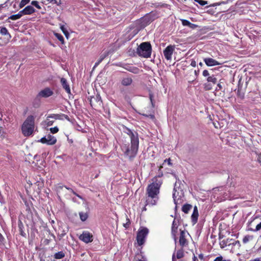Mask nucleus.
I'll return each mask as SVG.
<instances>
[{"instance_id": "nucleus-1", "label": "nucleus", "mask_w": 261, "mask_h": 261, "mask_svg": "<svg viewBox=\"0 0 261 261\" xmlns=\"http://www.w3.org/2000/svg\"><path fill=\"white\" fill-rule=\"evenodd\" d=\"M35 128V118L33 115L29 116L23 123L21 126L22 134L25 136L32 135Z\"/></svg>"}, {"instance_id": "nucleus-2", "label": "nucleus", "mask_w": 261, "mask_h": 261, "mask_svg": "<svg viewBox=\"0 0 261 261\" xmlns=\"http://www.w3.org/2000/svg\"><path fill=\"white\" fill-rule=\"evenodd\" d=\"M151 51V45L149 42L141 43L137 48V54L139 56L145 58H148L150 57Z\"/></svg>"}, {"instance_id": "nucleus-3", "label": "nucleus", "mask_w": 261, "mask_h": 261, "mask_svg": "<svg viewBox=\"0 0 261 261\" xmlns=\"http://www.w3.org/2000/svg\"><path fill=\"white\" fill-rule=\"evenodd\" d=\"M124 132L129 136L130 142H132L133 151H136L137 145L139 143L138 133L136 132H133L131 129L126 127Z\"/></svg>"}, {"instance_id": "nucleus-4", "label": "nucleus", "mask_w": 261, "mask_h": 261, "mask_svg": "<svg viewBox=\"0 0 261 261\" xmlns=\"http://www.w3.org/2000/svg\"><path fill=\"white\" fill-rule=\"evenodd\" d=\"M184 194L182 190L176 188H174V192L173 193V198L174 204H175V209L177 208L178 205L181 204L184 201L183 198Z\"/></svg>"}, {"instance_id": "nucleus-5", "label": "nucleus", "mask_w": 261, "mask_h": 261, "mask_svg": "<svg viewBox=\"0 0 261 261\" xmlns=\"http://www.w3.org/2000/svg\"><path fill=\"white\" fill-rule=\"evenodd\" d=\"M54 94V92L53 90H51L49 88L46 87L44 88V89L41 90L38 94L37 95L36 97V100H38L39 102L37 103V105L36 106L35 104V106L36 107H39L40 105V98L41 97L43 98H47L51 96H52Z\"/></svg>"}, {"instance_id": "nucleus-6", "label": "nucleus", "mask_w": 261, "mask_h": 261, "mask_svg": "<svg viewBox=\"0 0 261 261\" xmlns=\"http://www.w3.org/2000/svg\"><path fill=\"white\" fill-rule=\"evenodd\" d=\"M189 236V233L185 230H180V234L179 241H177L179 245L182 248L187 247L189 244V241L187 237Z\"/></svg>"}, {"instance_id": "nucleus-7", "label": "nucleus", "mask_w": 261, "mask_h": 261, "mask_svg": "<svg viewBox=\"0 0 261 261\" xmlns=\"http://www.w3.org/2000/svg\"><path fill=\"white\" fill-rule=\"evenodd\" d=\"M66 119L70 121L73 125H77V129L80 130L82 129L81 124L83 123L82 118L79 115H64Z\"/></svg>"}, {"instance_id": "nucleus-8", "label": "nucleus", "mask_w": 261, "mask_h": 261, "mask_svg": "<svg viewBox=\"0 0 261 261\" xmlns=\"http://www.w3.org/2000/svg\"><path fill=\"white\" fill-rule=\"evenodd\" d=\"M148 232V229L146 227L140 228L138 230L137 236V240L139 245L141 246L144 243L145 238Z\"/></svg>"}, {"instance_id": "nucleus-9", "label": "nucleus", "mask_w": 261, "mask_h": 261, "mask_svg": "<svg viewBox=\"0 0 261 261\" xmlns=\"http://www.w3.org/2000/svg\"><path fill=\"white\" fill-rule=\"evenodd\" d=\"M138 147L139 144L137 145L136 151H133L132 142H131V146L130 147L128 145L125 144L122 146V150L124 151L125 155L128 156L129 158L132 160L136 155L138 152Z\"/></svg>"}, {"instance_id": "nucleus-10", "label": "nucleus", "mask_w": 261, "mask_h": 261, "mask_svg": "<svg viewBox=\"0 0 261 261\" xmlns=\"http://www.w3.org/2000/svg\"><path fill=\"white\" fill-rule=\"evenodd\" d=\"M206 81L207 82L203 85L204 89L206 91L212 90L213 87L217 83V79L214 74L208 76Z\"/></svg>"}, {"instance_id": "nucleus-11", "label": "nucleus", "mask_w": 261, "mask_h": 261, "mask_svg": "<svg viewBox=\"0 0 261 261\" xmlns=\"http://www.w3.org/2000/svg\"><path fill=\"white\" fill-rule=\"evenodd\" d=\"M90 103L91 106L95 110L100 107L102 100L100 95L97 93L95 95L91 96Z\"/></svg>"}, {"instance_id": "nucleus-12", "label": "nucleus", "mask_w": 261, "mask_h": 261, "mask_svg": "<svg viewBox=\"0 0 261 261\" xmlns=\"http://www.w3.org/2000/svg\"><path fill=\"white\" fill-rule=\"evenodd\" d=\"M159 199V196L149 193H146V205L151 206L156 204Z\"/></svg>"}, {"instance_id": "nucleus-13", "label": "nucleus", "mask_w": 261, "mask_h": 261, "mask_svg": "<svg viewBox=\"0 0 261 261\" xmlns=\"http://www.w3.org/2000/svg\"><path fill=\"white\" fill-rule=\"evenodd\" d=\"M179 222L178 220H176L174 219L172 222V227H171V236L174 239L175 246H177V238L176 236V234L177 232V228L179 225Z\"/></svg>"}, {"instance_id": "nucleus-14", "label": "nucleus", "mask_w": 261, "mask_h": 261, "mask_svg": "<svg viewBox=\"0 0 261 261\" xmlns=\"http://www.w3.org/2000/svg\"><path fill=\"white\" fill-rule=\"evenodd\" d=\"M154 19L153 16L150 13H148L141 17L139 21L141 24V27H145L152 22Z\"/></svg>"}, {"instance_id": "nucleus-15", "label": "nucleus", "mask_w": 261, "mask_h": 261, "mask_svg": "<svg viewBox=\"0 0 261 261\" xmlns=\"http://www.w3.org/2000/svg\"><path fill=\"white\" fill-rule=\"evenodd\" d=\"M40 142L44 144H47V145H51L55 144L56 143L57 139L54 136L51 135L50 134H48L42 138L40 139Z\"/></svg>"}, {"instance_id": "nucleus-16", "label": "nucleus", "mask_w": 261, "mask_h": 261, "mask_svg": "<svg viewBox=\"0 0 261 261\" xmlns=\"http://www.w3.org/2000/svg\"><path fill=\"white\" fill-rule=\"evenodd\" d=\"M80 240L85 243L92 242L93 240V235L88 231H85L79 237Z\"/></svg>"}, {"instance_id": "nucleus-17", "label": "nucleus", "mask_w": 261, "mask_h": 261, "mask_svg": "<svg viewBox=\"0 0 261 261\" xmlns=\"http://www.w3.org/2000/svg\"><path fill=\"white\" fill-rule=\"evenodd\" d=\"M175 49V46L170 45L167 46L163 51L165 58L167 60H170L172 59V56Z\"/></svg>"}, {"instance_id": "nucleus-18", "label": "nucleus", "mask_w": 261, "mask_h": 261, "mask_svg": "<svg viewBox=\"0 0 261 261\" xmlns=\"http://www.w3.org/2000/svg\"><path fill=\"white\" fill-rule=\"evenodd\" d=\"M160 189L155 187L154 185L149 184L146 188V193L159 196Z\"/></svg>"}, {"instance_id": "nucleus-19", "label": "nucleus", "mask_w": 261, "mask_h": 261, "mask_svg": "<svg viewBox=\"0 0 261 261\" xmlns=\"http://www.w3.org/2000/svg\"><path fill=\"white\" fill-rule=\"evenodd\" d=\"M234 240L231 239H226V240H223L220 242V246L221 248H224L227 246H230V245H234Z\"/></svg>"}, {"instance_id": "nucleus-20", "label": "nucleus", "mask_w": 261, "mask_h": 261, "mask_svg": "<svg viewBox=\"0 0 261 261\" xmlns=\"http://www.w3.org/2000/svg\"><path fill=\"white\" fill-rule=\"evenodd\" d=\"M35 12V9L32 6H28L25 7L22 10L20 11L22 15H31Z\"/></svg>"}, {"instance_id": "nucleus-21", "label": "nucleus", "mask_w": 261, "mask_h": 261, "mask_svg": "<svg viewBox=\"0 0 261 261\" xmlns=\"http://www.w3.org/2000/svg\"><path fill=\"white\" fill-rule=\"evenodd\" d=\"M204 62L205 64L208 66H213L216 65H219L221 64L217 61L213 59V58H207L204 59Z\"/></svg>"}, {"instance_id": "nucleus-22", "label": "nucleus", "mask_w": 261, "mask_h": 261, "mask_svg": "<svg viewBox=\"0 0 261 261\" xmlns=\"http://www.w3.org/2000/svg\"><path fill=\"white\" fill-rule=\"evenodd\" d=\"M60 81H61V83L62 86V87L64 88V89L65 90V91L68 94H71V90H70V86H69L68 83H67V80L65 78L62 77Z\"/></svg>"}, {"instance_id": "nucleus-23", "label": "nucleus", "mask_w": 261, "mask_h": 261, "mask_svg": "<svg viewBox=\"0 0 261 261\" xmlns=\"http://www.w3.org/2000/svg\"><path fill=\"white\" fill-rule=\"evenodd\" d=\"M199 216L198 211L197 207L195 206L194 207L193 212L191 216L192 221L194 224L197 222L198 218Z\"/></svg>"}, {"instance_id": "nucleus-24", "label": "nucleus", "mask_w": 261, "mask_h": 261, "mask_svg": "<svg viewBox=\"0 0 261 261\" xmlns=\"http://www.w3.org/2000/svg\"><path fill=\"white\" fill-rule=\"evenodd\" d=\"M184 255L183 248H181L180 249L178 250L176 252V257L177 259H180L183 257ZM172 261H175L176 258L175 255V253H174L172 255Z\"/></svg>"}, {"instance_id": "nucleus-25", "label": "nucleus", "mask_w": 261, "mask_h": 261, "mask_svg": "<svg viewBox=\"0 0 261 261\" xmlns=\"http://www.w3.org/2000/svg\"><path fill=\"white\" fill-rule=\"evenodd\" d=\"M152 182L150 184L151 185H154L155 187L160 189L163 183V181L161 178L155 176L152 179Z\"/></svg>"}, {"instance_id": "nucleus-26", "label": "nucleus", "mask_w": 261, "mask_h": 261, "mask_svg": "<svg viewBox=\"0 0 261 261\" xmlns=\"http://www.w3.org/2000/svg\"><path fill=\"white\" fill-rule=\"evenodd\" d=\"M132 79L129 77H124L121 81V84L124 86H128L132 84Z\"/></svg>"}, {"instance_id": "nucleus-27", "label": "nucleus", "mask_w": 261, "mask_h": 261, "mask_svg": "<svg viewBox=\"0 0 261 261\" xmlns=\"http://www.w3.org/2000/svg\"><path fill=\"white\" fill-rule=\"evenodd\" d=\"M192 206L189 204H184L182 207V211L186 214L188 213L189 211L192 208Z\"/></svg>"}, {"instance_id": "nucleus-28", "label": "nucleus", "mask_w": 261, "mask_h": 261, "mask_svg": "<svg viewBox=\"0 0 261 261\" xmlns=\"http://www.w3.org/2000/svg\"><path fill=\"white\" fill-rule=\"evenodd\" d=\"M241 79H240L239 81V84H238V88L237 90V94L238 96L241 98L244 97V93H241V88L242 86H241Z\"/></svg>"}, {"instance_id": "nucleus-29", "label": "nucleus", "mask_w": 261, "mask_h": 261, "mask_svg": "<svg viewBox=\"0 0 261 261\" xmlns=\"http://www.w3.org/2000/svg\"><path fill=\"white\" fill-rule=\"evenodd\" d=\"M22 16V13H20V11H19L18 12V13H17L16 14H14V15H11L9 17V19L13 20H15L19 19Z\"/></svg>"}, {"instance_id": "nucleus-30", "label": "nucleus", "mask_w": 261, "mask_h": 261, "mask_svg": "<svg viewBox=\"0 0 261 261\" xmlns=\"http://www.w3.org/2000/svg\"><path fill=\"white\" fill-rule=\"evenodd\" d=\"M65 256V254L63 251H59L56 253L54 255V257L56 259H62Z\"/></svg>"}, {"instance_id": "nucleus-31", "label": "nucleus", "mask_w": 261, "mask_h": 261, "mask_svg": "<svg viewBox=\"0 0 261 261\" xmlns=\"http://www.w3.org/2000/svg\"><path fill=\"white\" fill-rule=\"evenodd\" d=\"M55 117H51V116H50V117H48V118L47 119V120H46V123L47 124V125L49 126V125H51L53 123V122H54V120H50V119H57L59 117V115H55Z\"/></svg>"}, {"instance_id": "nucleus-32", "label": "nucleus", "mask_w": 261, "mask_h": 261, "mask_svg": "<svg viewBox=\"0 0 261 261\" xmlns=\"http://www.w3.org/2000/svg\"><path fill=\"white\" fill-rule=\"evenodd\" d=\"M0 33H1L2 35L7 36L9 37H10V34L8 32L7 29L5 27H0Z\"/></svg>"}, {"instance_id": "nucleus-33", "label": "nucleus", "mask_w": 261, "mask_h": 261, "mask_svg": "<svg viewBox=\"0 0 261 261\" xmlns=\"http://www.w3.org/2000/svg\"><path fill=\"white\" fill-rule=\"evenodd\" d=\"M18 227L19 229L20 234L22 236L24 237L25 236V233L23 230V226L22 224V223L20 221L18 223Z\"/></svg>"}, {"instance_id": "nucleus-34", "label": "nucleus", "mask_w": 261, "mask_h": 261, "mask_svg": "<svg viewBox=\"0 0 261 261\" xmlns=\"http://www.w3.org/2000/svg\"><path fill=\"white\" fill-rule=\"evenodd\" d=\"M80 219L82 221H85L88 218V215L86 213L80 212L79 213Z\"/></svg>"}, {"instance_id": "nucleus-35", "label": "nucleus", "mask_w": 261, "mask_h": 261, "mask_svg": "<svg viewBox=\"0 0 261 261\" xmlns=\"http://www.w3.org/2000/svg\"><path fill=\"white\" fill-rule=\"evenodd\" d=\"M106 56H107L106 55H101L99 59L95 63V65H94L93 68L97 67L103 61V60L106 57Z\"/></svg>"}, {"instance_id": "nucleus-36", "label": "nucleus", "mask_w": 261, "mask_h": 261, "mask_svg": "<svg viewBox=\"0 0 261 261\" xmlns=\"http://www.w3.org/2000/svg\"><path fill=\"white\" fill-rule=\"evenodd\" d=\"M55 36L56 37L58 38V39L62 43V44H64V37H63V36L60 34H58V33H56L55 34Z\"/></svg>"}, {"instance_id": "nucleus-37", "label": "nucleus", "mask_w": 261, "mask_h": 261, "mask_svg": "<svg viewBox=\"0 0 261 261\" xmlns=\"http://www.w3.org/2000/svg\"><path fill=\"white\" fill-rule=\"evenodd\" d=\"M253 237L250 236H246L243 239V242L244 244L248 243L250 240L252 239Z\"/></svg>"}, {"instance_id": "nucleus-38", "label": "nucleus", "mask_w": 261, "mask_h": 261, "mask_svg": "<svg viewBox=\"0 0 261 261\" xmlns=\"http://www.w3.org/2000/svg\"><path fill=\"white\" fill-rule=\"evenodd\" d=\"M30 0H21L19 4V7L20 8H22L25 5L28 4L30 2Z\"/></svg>"}, {"instance_id": "nucleus-39", "label": "nucleus", "mask_w": 261, "mask_h": 261, "mask_svg": "<svg viewBox=\"0 0 261 261\" xmlns=\"http://www.w3.org/2000/svg\"><path fill=\"white\" fill-rule=\"evenodd\" d=\"M9 41V38H4L2 39V37L0 38V45H4L6 44H7Z\"/></svg>"}, {"instance_id": "nucleus-40", "label": "nucleus", "mask_w": 261, "mask_h": 261, "mask_svg": "<svg viewBox=\"0 0 261 261\" xmlns=\"http://www.w3.org/2000/svg\"><path fill=\"white\" fill-rule=\"evenodd\" d=\"M195 2L198 3L201 6H204L208 4L207 1H203V0H194Z\"/></svg>"}, {"instance_id": "nucleus-41", "label": "nucleus", "mask_w": 261, "mask_h": 261, "mask_svg": "<svg viewBox=\"0 0 261 261\" xmlns=\"http://www.w3.org/2000/svg\"><path fill=\"white\" fill-rule=\"evenodd\" d=\"M149 97L151 103V105L153 107H154V102H153V94L152 92L150 91L149 93Z\"/></svg>"}, {"instance_id": "nucleus-42", "label": "nucleus", "mask_w": 261, "mask_h": 261, "mask_svg": "<svg viewBox=\"0 0 261 261\" xmlns=\"http://www.w3.org/2000/svg\"><path fill=\"white\" fill-rule=\"evenodd\" d=\"M126 222H125V223L123 224V226L124 227H125L126 228H127L129 226V225L130 224V221L127 216H126Z\"/></svg>"}, {"instance_id": "nucleus-43", "label": "nucleus", "mask_w": 261, "mask_h": 261, "mask_svg": "<svg viewBox=\"0 0 261 261\" xmlns=\"http://www.w3.org/2000/svg\"><path fill=\"white\" fill-rule=\"evenodd\" d=\"M31 4L33 6H34L35 7H36L38 9H41V7L39 5L38 2L37 1H33L31 2Z\"/></svg>"}, {"instance_id": "nucleus-44", "label": "nucleus", "mask_w": 261, "mask_h": 261, "mask_svg": "<svg viewBox=\"0 0 261 261\" xmlns=\"http://www.w3.org/2000/svg\"><path fill=\"white\" fill-rule=\"evenodd\" d=\"M181 23L184 26H188L189 27L190 24V22L189 20H186V19H182Z\"/></svg>"}, {"instance_id": "nucleus-45", "label": "nucleus", "mask_w": 261, "mask_h": 261, "mask_svg": "<svg viewBox=\"0 0 261 261\" xmlns=\"http://www.w3.org/2000/svg\"><path fill=\"white\" fill-rule=\"evenodd\" d=\"M50 131L53 134L57 133L59 131V128L58 127L55 126L54 127H51L50 128Z\"/></svg>"}, {"instance_id": "nucleus-46", "label": "nucleus", "mask_w": 261, "mask_h": 261, "mask_svg": "<svg viewBox=\"0 0 261 261\" xmlns=\"http://www.w3.org/2000/svg\"><path fill=\"white\" fill-rule=\"evenodd\" d=\"M214 261H230L229 260H226L224 259L222 256L217 257Z\"/></svg>"}, {"instance_id": "nucleus-47", "label": "nucleus", "mask_w": 261, "mask_h": 261, "mask_svg": "<svg viewBox=\"0 0 261 261\" xmlns=\"http://www.w3.org/2000/svg\"><path fill=\"white\" fill-rule=\"evenodd\" d=\"M202 75L203 76H205V77H208L209 76H210V74L209 73V72L207 70H204L202 72Z\"/></svg>"}, {"instance_id": "nucleus-48", "label": "nucleus", "mask_w": 261, "mask_h": 261, "mask_svg": "<svg viewBox=\"0 0 261 261\" xmlns=\"http://www.w3.org/2000/svg\"><path fill=\"white\" fill-rule=\"evenodd\" d=\"M163 168V166H161L160 167V169L159 170V173L158 175L156 176L159 178H161L163 175V172L161 171V168Z\"/></svg>"}, {"instance_id": "nucleus-49", "label": "nucleus", "mask_w": 261, "mask_h": 261, "mask_svg": "<svg viewBox=\"0 0 261 261\" xmlns=\"http://www.w3.org/2000/svg\"><path fill=\"white\" fill-rule=\"evenodd\" d=\"M198 27V25L196 24H194V23H192L191 22H190V24L189 26V27L191 29H196L197 27Z\"/></svg>"}, {"instance_id": "nucleus-50", "label": "nucleus", "mask_w": 261, "mask_h": 261, "mask_svg": "<svg viewBox=\"0 0 261 261\" xmlns=\"http://www.w3.org/2000/svg\"><path fill=\"white\" fill-rule=\"evenodd\" d=\"M168 163V164L169 165V166H171L172 165V164L171 163V160L170 158L169 159H165L164 160V163L163 164V165H164V163Z\"/></svg>"}, {"instance_id": "nucleus-51", "label": "nucleus", "mask_w": 261, "mask_h": 261, "mask_svg": "<svg viewBox=\"0 0 261 261\" xmlns=\"http://www.w3.org/2000/svg\"><path fill=\"white\" fill-rule=\"evenodd\" d=\"M260 229H261V222L256 225V228L254 230L258 231V230H260Z\"/></svg>"}, {"instance_id": "nucleus-52", "label": "nucleus", "mask_w": 261, "mask_h": 261, "mask_svg": "<svg viewBox=\"0 0 261 261\" xmlns=\"http://www.w3.org/2000/svg\"><path fill=\"white\" fill-rule=\"evenodd\" d=\"M70 191L72 192L74 195L79 197L80 198H82L81 196L77 194L76 192H75L72 189H70Z\"/></svg>"}, {"instance_id": "nucleus-53", "label": "nucleus", "mask_w": 261, "mask_h": 261, "mask_svg": "<svg viewBox=\"0 0 261 261\" xmlns=\"http://www.w3.org/2000/svg\"><path fill=\"white\" fill-rule=\"evenodd\" d=\"M61 29H62V31H63V33H64V34H65V35L66 36V37H68V35H69V34H68V33L67 32V31L63 29V27H61Z\"/></svg>"}, {"instance_id": "nucleus-54", "label": "nucleus", "mask_w": 261, "mask_h": 261, "mask_svg": "<svg viewBox=\"0 0 261 261\" xmlns=\"http://www.w3.org/2000/svg\"><path fill=\"white\" fill-rule=\"evenodd\" d=\"M257 161L261 164V154H259L257 155Z\"/></svg>"}, {"instance_id": "nucleus-55", "label": "nucleus", "mask_w": 261, "mask_h": 261, "mask_svg": "<svg viewBox=\"0 0 261 261\" xmlns=\"http://www.w3.org/2000/svg\"><path fill=\"white\" fill-rule=\"evenodd\" d=\"M47 1H48L49 3L51 4H57V5H59V4L57 3V0H47Z\"/></svg>"}, {"instance_id": "nucleus-56", "label": "nucleus", "mask_w": 261, "mask_h": 261, "mask_svg": "<svg viewBox=\"0 0 261 261\" xmlns=\"http://www.w3.org/2000/svg\"><path fill=\"white\" fill-rule=\"evenodd\" d=\"M218 5H219V4H218V3H214V4L210 5L209 6H206L205 8H208V7H215V6H218Z\"/></svg>"}, {"instance_id": "nucleus-57", "label": "nucleus", "mask_w": 261, "mask_h": 261, "mask_svg": "<svg viewBox=\"0 0 261 261\" xmlns=\"http://www.w3.org/2000/svg\"><path fill=\"white\" fill-rule=\"evenodd\" d=\"M35 100H36V98H35V99H34V102H33V106H34V107L37 108L38 107H36V106H35V105H36H36H37V103H38V102H39V101H38V100H36V101H35Z\"/></svg>"}, {"instance_id": "nucleus-58", "label": "nucleus", "mask_w": 261, "mask_h": 261, "mask_svg": "<svg viewBox=\"0 0 261 261\" xmlns=\"http://www.w3.org/2000/svg\"><path fill=\"white\" fill-rule=\"evenodd\" d=\"M224 194H225V197H224L225 199H227V198H229V196H228V194L226 192H225Z\"/></svg>"}, {"instance_id": "nucleus-59", "label": "nucleus", "mask_w": 261, "mask_h": 261, "mask_svg": "<svg viewBox=\"0 0 261 261\" xmlns=\"http://www.w3.org/2000/svg\"><path fill=\"white\" fill-rule=\"evenodd\" d=\"M213 124H214V126H215L216 128H218V125H219V122H217V123H215V122H213Z\"/></svg>"}, {"instance_id": "nucleus-60", "label": "nucleus", "mask_w": 261, "mask_h": 261, "mask_svg": "<svg viewBox=\"0 0 261 261\" xmlns=\"http://www.w3.org/2000/svg\"><path fill=\"white\" fill-rule=\"evenodd\" d=\"M198 256L201 260L203 259V255L202 254H200Z\"/></svg>"}, {"instance_id": "nucleus-61", "label": "nucleus", "mask_w": 261, "mask_h": 261, "mask_svg": "<svg viewBox=\"0 0 261 261\" xmlns=\"http://www.w3.org/2000/svg\"><path fill=\"white\" fill-rule=\"evenodd\" d=\"M250 261H261V258H256L254 259L251 260Z\"/></svg>"}, {"instance_id": "nucleus-62", "label": "nucleus", "mask_w": 261, "mask_h": 261, "mask_svg": "<svg viewBox=\"0 0 261 261\" xmlns=\"http://www.w3.org/2000/svg\"><path fill=\"white\" fill-rule=\"evenodd\" d=\"M3 240H4V238H3V236L0 233V243L3 242Z\"/></svg>"}, {"instance_id": "nucleus-63", "label": "nucleus", "mask_w": 261, "mask_h": 261, "mask_svg": "<svg viewBox=\"0 0 261 261\" xmlns=\"http://www.w3.org/2000/svg\"><path fill=\"white\" fill-rule=\"evenodd\" d=\"M191 65L193 67L196 66V62L195 61H192L191 63Z\"/></svg>"}, {"instance_id": "nucleus-64", "label": "nucleus", "mask_w": 261, "mask_h": 261, "mask_svg": "<svg viewBox=\"0 0 261 261\" xmlns=\"http://www.w3.org/2000/svg\"><path fill=\"white\" fill-rule=\"evenodd\" d=\"M143 259H139L138 261H146V259L145 258L142 257Z\"/></svg>"}]
</instances>
